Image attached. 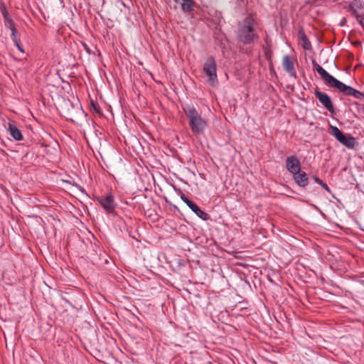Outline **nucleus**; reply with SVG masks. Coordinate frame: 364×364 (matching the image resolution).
I'll use <instances>...</instances> for the list:
<instances>
[{
    "mask_svg": "<svg viewBox=\"0 0 364 364\" xmlns=\"http://www.w3.org/2000/svg\"><path fill=\"white\" fill-rule=\"evenodd\" d=\"M282 65L284 70L287 73L290 77H292L294 79L297 77L294 60L291 56L289 55H284L282 58Z\"/></svg>",
    "mask_w": 364,
    "mask_h": 364,
    "instance_id": "6e6552de",
    "label": "nucleus"
},
{
    "mask_svg": "<svg viewBox=\"0 0 364 364\" xmlns=\"http://www.w3.org/2000/svg\"><path fill=\"white\" fill-rule=\"evenodd\" d=\"M203 71L208 77V81L210 85L214 86L218 83L217 64L213 56L206 58Z\"/></svg>",
    "mask_w": 364,
    "mask_h": 364,
    "instance_id": "7ed1b4c3",
    "label": "nucleus"
},
{
    "mask_svg": "<svg viewBox=\"0 0 364 364\" xmlns=\"http://www.w3.org/2000/svg\"><path fill=\"white\" fill-rule=\"evenodd\" d=\"M188 119L189 127L194 134H201L207 126V121L201 117L196 109L192 105H186L183 108Z\"/></svg>",
    "mask_w": 364,
    "mask_h": 364,
    "instance_id": "f03ea898",
    "label": "nucleus"
},
{
    "mask_svg": "<svg viewBox=\"0 0 364 364\" xmlns=\"http://www.w3.org/2000/svg\"><path fill=\"white\" fill-rule=\"evenodd\" d=\"M292 176L295 183L299 187L305 188L308 186L309 181L307 174L304 171L300 170L296 173L293 174Z\"/></svg>",
    "mask_w": 364,
    "mask_h": 364,
    "instance_id": "ddd939ff",
    "label": "nucleus"
},
{
    "mask_svg": "<svg viewBox=\"0 0 364 364\" xmlns=\"http://www.w3.org/2000/svg\"><path fill=\"white\" fill-rule=\"evenodd\" d=\"M362 284H363V287H364V281H363V282H362Z\"/></svg>",
    "mask_w": 364,
    "mask_h": 364,
    "instance_id": "b1692460",
    "label": "nucleus"
},
{
    "mask_svg": "<svg viewBox=\"0 0 364 364\" xmlns=\"http://www.w3.org/2000/svg\"><path fill=\"white\" fill-rule=\"evenodd\" d=\"M174 1L181 6L182 11L186 14H191L196 6L193 0H174Z\"/></svg>",
    "mask_w": 364,
    "mask_h": 364,
    "instance_id": "f8f14e48",
    "label": "nucleus"
},
{
    "mask_svg": "<svg viewBox=\"0 0 364 364\" xmlns=\"http://www.w3.org/2000/svg\"><path fill=\"white\" fill-rule=\"evenodd\" d=\"M17 46V48H18V50L20 51H21L22 53H23V50L22 49L21 46H20V41H18V45H16Z\"/></svg>",
    "mask_w": 364,
    "mask_h": 364,
    "instance_id": "5701e85b",
    "label": "nucleus"
},
{
    "mask_svg": "<svg viewBox=\"0 0 364 364\" xmlns=\"http://www.w3.org/2000/svg\"><path fill=\"white\" fill-rule=\"evenodd\" d=\"M336 89L345 95L351 96L358 100H363L364 98V94L363 92L350 86L345 85L342 82H340Z\"/></svg>",
    "mask_w": 364,
    "mask_h": 364,
    "instance_id": "423d86ee",
    "label": "nucleus"
},
{
    "mask_svg": "<svg viewBox=\"0 0 364 364\" xmlns=\"http://www.w3.org/2000/svg\"><path fill=\"white\" fill-rule=\"evenodd\" d=\"M255 24V21L251 16H247L238 23L237 36L240 42L244 44H250L257 38Z\"/></svg>",
    "mask_w": 364,
    "mask_h": 364,
    "instance_id": "f257e3e1",
    "label": "nucleus"
},
{
    "mask_svg": "<svg viewBox=\"0 0 364 364\" xmlns=\"http://www.w3.org/2000/svg\"><path fill=\"white\" fill-rule=\"evenodd\" d=\"M316 97L318 99L319 102L324 106V107L328 110L329 112L333 114L335 112V109L333 105L331 102V97L323 92H321L318 90H316L314 92Z\"/></svg>",
    "mask_w": 364,
    "mask_h": 364,
    "instance_id": "1a4fd4ad",
    "label": "nucleus"
},
{
    "mask_svg": "<svg viewBox=\"0 0 364 364\" xmlns=\"http://www.w3.org/2000/svg\"><path fill=\"white\" fill-rule=\"evenodd\" d=\"M8 131L10 135L16 141L22 139V134L21 131L17 128L14 122H9L8 124Z\"/></svg>",
    "mask_w": 364,
    "mask_h": 364,
    "instance_id": "4468645a",
    "label": "nucleus"
},
{
    "mask_svg": "<svg viewBox=\"0 0 364 364\" xmlns=\"http://www.w3.org/2000/svg\"><path fill=\"white\" fill-rule=\"evenodd\" d=\"M321 187L323 188L327 192L331 193V189L328 186V185L326 183H323L321 185Z\"/></svg>",
    "mask_w": 364,
    "mask_h": 364,
    "instance_id": "aec40b11",
    "label": "nucleus"
},
{
    "mask_svg": "<svg viewBox=\"0 0 364 364\" xmlns=\"http://www.w3.org/2000/svg\"><path fill=\"white\" fill-rule=\"evenodd\" d=\"M11 32L12 40L14 41L15 45H18V41H19V39L17 38V36H16V33H17L16 28L11 30Z\"/></svg>",
    "mask_w": 364,
    "mask_h": 364,
    "instance_id": "f3484780",
    "label": "nucleus"
},
{
    "mask_svg": "<svg viewBox=\"0 0 364 364\" xmlns=\"http://www.w3.org/2000/svg\"><path fill=\"white\" fill-rule=\"evenodd\" d=\"M4 17L5 20V26L8 27L11 31L15 29L16 27L14 23L10 18H9V15L6 11L4 12Z\"/></svg>",
    "mask_w": 364,
    "mask_h": 364,
    "instance_id": "dca6fc26",
    "label": "nucleus"
},
{
    "mask_svg": "<svg viewBox=\"0 0 364 364\" xmlns=\"http://www.w3.org/2000/svg\"><path fill=\"white\" fill-rule=\"evenodd\" d=\"M362 27L364 29V16L363 17H360V19L359 20Z\"/></svg>",
    "mask_w": 364,
    "mask_h": 364,
    "instance_id": "4be33fe9",
    "label": "nucleus"
},
{
    "mask_svg": "<svg viewBox=\"0 0 364 364\" xmlns=\"http://www.w3.org/2000/svg\"><path fill=\"white\" fill-rule=\"evenodd\" d=\"M286 168L293 175L301 170V162L296 156H289L286 159Z\"/></svg>",
    "mask_w": 364,
    "mask_h": 364,
    "instance_id": "9b49d317",
    "label": "nucleus"
},
{
    "mask_svg": "<svg viewBox=\"0 0 364 364\" xmlns=\"http://www.w3.org/2000/svg\"><path fill=\"white\" fill-rule=\"evenodd\" d=\"M313 178L314 179L315 182L318 184H319L320 186L323 183V181L320 179L318 177H316V176H314Z\"/></svg>",
    "mask_w": 364,
    "mask_h": 364,
    "instance_id": "6ab92c4d",
    "label": "nucleus"
},
{
    "mask_svg": "<svg viewBox=\"0 0 364 364\" xmlns=\"http://www.w3.org/2000/svg\"><path fill=\"white\" fill-rule=\"evenodd\" d=\"M299 36V39L301 41L303 48L305 50H309L311 48V44L305 33L304 32H300Z\"/></svg>",
    "mask_w": 364,
    "mask_h": 364,
    "instance_id": "2eb2a0df",
    "label": "nucleus"
},
{
    "mask_svg": "<svg viewBox=\"0 0 364 364\" xmlns=\"http://www.w3.org/2000/svg\"><path fill=\"white\" fill-rule=\"evenodd\" d=\"M98 202L107 213H112L115 209V203L112 194H108L98 198Z\"/></svg>",
    "mask_w": 364,
    "mask_h": 364,
    "instance_id": "9d476101",
    "label": "nucleus"
},
{
    "mask_svg": "<svg viewBox=\"0 0 364 364\" xmlns=\"http://www.w3.org/2000/svg\"><path fill=\"white\" fill-rule=\"evenodd\" d=\"M315 69L317 73L323 78L328 86L336 89L341 81L331 75L318 64H316Z\"/></svg>",
    "mask_w": 364,
    "mask_h": 364,
    "instance_id": "0eeeda50",
    "label": "nucleus"
},
{
    "mask_svg": "<svg viewBox=\"0 0 364 364\" xmlns=\"http://www.w3.org/2000/svg\"><path fill=\"white\" fill-rule=\"evenodd\" d=\"M91 107L92 108V109L96 112V113H100V107L95 104L94 102H91Z\"/></svg>",
    "mask_w": 364,
    "mask_h": 364,
    "instance_id": "a211bd4d",
    "label": "nucleus"
},
{
    "mask_svg": "<svg viewBox=\"0 0 364 364\" xmlns=\"http://www.w3.org/2000/svg\"><path fill=\"white\" fill-rule=\"evenodd\" d=\"M331 134L347 148H354L355 139L350 135H345L337 127H331Z\"/></svg>",
    "mask_w": 364,
    "mask_h": 364,
    "instance_id": "20e7f679",
    "label": "nucleus"
},
{
    "mask_svg": "<svg viewBox=\"0 0 364 364\" xmlns=\"http://www.w3.org/2000/svg\"><path fill=\"white\" fill-rule=\"evenodd\" d=\"M181 199L188 205V207L200 218L207 220L209 218L208 213L202 210L193 201L190 200L185 194L181 195Z\"/></svg>",
    "mask_w": 364,
    "mask_h": 364,
    "instance_id": "39448f33",
    "label": "nucleus"
},
{
    "mask_svg": "<svg viewBox=\"0 0 364 364\" xmlns=\"http://www.w3.org/2000/svg\"><path fill=\"white\" fill-rule=\"evenodd\" d=\"M350 10L353 13V14H356L357 11L356 9L354 8V5L353 4H351L350 5Z\"/></svg>",
    "mask_w": 364,
    "mask_h": 364,
    "instance_id": "412c9836",
    "label": "nucleus"
}]
</instances>
